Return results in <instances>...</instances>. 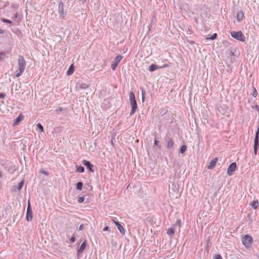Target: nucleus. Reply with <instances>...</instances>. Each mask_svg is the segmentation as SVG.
Masks as SVG:
<instances>
[{
  "label": "nucleus",
  "mask_w": 259,
  "mask_h": 259,
  "mask_svg": "<svg viewBox=\"0 0 259 259\" xmlns=\"http://www.w3.org/2000/svg\"><path fill=\"white\" fill-rule=\"evenodd\" d=\"M26 62L22 56L19 55L18 58V70L16 71L15 76L17 77L20 76L25 70Z\"/></svg>",
  "instance_id": "1"
},
{
  "label": "nucleus",
  "mask_w": 259,
  "mask_h": 259,
  "mask_svg": "<svg viewBox=\"0 0 259 259\" xmlns=\"http://www.w3.org/2000/svg\"><path fill=\"white\" fill-rule=\"evenodd\" d=\"M129 97H130V105L132 107V110L130 112V116H132L135 114L136 112L138 106H137V101L136 99L135 95L133 92H131L129 94Z\"/></svg>",
  "instance_id": "2"
},
{
  "label": "nucleus",
  "mask_w": 259,
  "mask_h": 259,
  "mask_svg": "<svg viewBox=\"0 0 259 259\" xmlns=\"http://www.w3.org/2000/svg\"><path fill=\"white\" fill-rule=\"evenodd\" d=\"M231 35L234 38L238 40L244 42L245 41V37L241 31H232L231 32Z\"/></svg>",
  "instance_id": "3"
},
{
  "label": "nucleus",
  "mask_w": 259,
  "mask_h": 259,
  "mask_svg": "<svg viewBox=\"0 0 259 259\" xmlns=\"http://www.w3.org/2000/svg\"><path fill=\"white\" fill-rule=\"evenodd\" d=\"M252 241V238L249 235H245L242 239V243L246 247H249Z\"/></svg>",
  "instance_id": "4"
},
{
  "label": "nucleus",
  "mask_w": 259,
  "mask_h": 259,
  "mask_svg": "<svg viewBox=\"0 0 259 259\" xmlns=\"http://www.w3.org/2000/svg\"><path fill=\"white\" fill-rule=\"evenodd\" d=\"M122 58L123 57L120 55H117L111 64V68L113 70H115L117 65H118L119 63L120 62Z\"/></svg>",
  "instance_id": "5"
},
{
  "label": "nucleus",
  "mask_w": 259,
  "mask_h": 259,
  "mask_svg": "<svg viewBox=\"0 0 259 259\" xmlns=\"http://www.w3.org/2000/svg\"><path fill=\"white\" fill-rule=\"evenodd\" d=\"M32 218H33L32 211L31 209L30 202H29V201H28V204L27 208L26 219L27 221H30L32 220Z\"/></svg>",
  "instance_id": "6"
},
{
  "label": "nucleus",
  "mask_w": 259,
  "mask_h": 259,
  "mask_svg": "<svg viewBox=\"0 0 259 259\" xmlns=\"http://www.w3.org/2000/svg\"><path fill=\"white\" fill-rule=\"evenodd\" d=\"M237 167V164L236 162L231 163L227 169V174L229 176H232L233 172L235 171Z\"/></svg>",
  "instance_id": "7"
},
{
  "label": "nucleus",
  "mask_w": 259,
  "mask_h": 259,
  "mask_svg": "<svg viewBox=\"0 0 259 259\" xmlns=\"http://www.w3.org/2000/svg\"><path fill=\"white\" fill-rule=\"evenodd\" d=\"M259 147V136H255L254 140L253 152L254 155H256Z\"/></svg>",
  "instance_id": "8"
},
{
  "label": "nucleus",
  "mask_w": 259,
  "mask_h": 259,
  "mask_svg": "<svg viewBox=\"0 0 259 259\" xmlns=\"http://www.w3.org/2000/svg\"><path fill=\"white\" fill-rule=\"evenodd\" d=\"M82 163L90 171L94 172V165L89 161L83 160Z\"/></svg>",
  "instance_id": "9"
},
{
  "label": "nucleus",
  "mask_w": 259,
  "mask_h": 259,
  "mask_svg": "<svg viewBox=\"0 0 259 259\" xmlns=\"http://www.w3.org/2000/svg\"><path fill=\"white\" fill-rule=\"evenodd\" d=\"M112 221L114 223V224L116 226V227H117L118 230H119V231L120 232V233L122 235H124L125 231H124V229L123 227V226L118 221H116L114 219H112Z\"/></svg>",
  "instance_id": "10"
},
{
  "label": "nucleus",
  "mask_w": 259,
  "mask_h": 259,
  "mask_svg": "<svg viewBox=\"0 0 259 259\" xmlns=\"http://www.w3.org/2000/svg\"><path fill=\"white\" fill-rule=\"evenodd\" d=\"M167 65H164L163 66H158L157 65H156L155 64H151L149 67V70L150 71V72H153L155 70H156V69H159V68H165L166 67H167Z\"/></svg>",
  "instance_id": "11"
},
{
  "label": "nucleus",
  "mask_w": 259,
  "mask_h": 259,
  "mask_svg": "<svg viewBox=\"0 0 259 259\" xmlns=\"http://www.w3.org/2000/svg\"><path fill=\"white\" fill-rule=\"evenodd\" d=\"M58 12L60 15V17H62V18L64 17V4L63 2H60L59 4Z\"/></svg>",
  "instance_id": "12"
},
{
  "label": "nucleus",
  "mask_w": 259,
  "mask_h": 259,
  "mask_svg": "<svg viewBox=\"0 0 259 259\" xmlns=\"http://www.w3.org/2000/svg\"><path fill=\"white\" fill-rule=\"evenodd\" d=\"M87 246V241L85 240L81 244V245L79 246V248L77 250V254L78 255H79L81 254L83 250H84L85 248Z\"/></svg>",
  "instance_id": "13"
},
{
  "label": "nucleus",
  "mask_w": 259,
  "mask_h": 259,
  "mask_svg": "<svg viewBox=\"0 0 259 259\" xmlns=\"http://www.w3.org/2000/svg\"><path fill=\"white\" fill-rule=\"evenodd\" d=\"M24 118V116L22 114H20L19 116L15 119L13 123V126L18 124Z\"/></svg>",
  "instance_id": "14"
},
{
  "label": "nucleus",
  "mask_w": 259,
  "mask_h": 259,
  "mask_svg": "<svg viewBox=\"0 0 259 259\" xmlns=\"http://www.w3.org/2000/svg\"><path fill=\"white\" fill-rule=\"evenodd\" d=\"M174 142L171 138H168L167 140V148L171 149L174 148Z\"/></svg>",
  "instance_id": "15"
},
{
  "label": "nucleus",
  "mask_w": 259,
  "mask_h": 259,
  "mask_svg": "<svg viewBox=\"0 0 259 259\" xmlns=\"http://www.w3.org/2000/svg\"><path fill=\"white\" fill-rule=\"evenodd\" d=\"M217 160H218V159L217 158H213V159H212L210 161L209 164L207 167L209 169H213L216 164Z\"/></svg>",
  "instance_id": "16"
},
{
  "label": "nucleus",
  "mask_w": 259,
  "mask_h": 259,
  "mask_svg": "<svg viewBox=\"0 0 259 259\" xmlns=\"http://www.w3.org/2000/svg\"><path fill=\"white\" fill-rule=\"evenodd\" d=\"M244 17V13L242 11L240 10L238 12L237 15V20L238 22H240L242 20Z\"/></svg>",
  "instance_id": "17"
},
{
  "label": "nucleus",
  "mask_w": 259,
  "mask_h": 259,
  "mask_svg": "<svg viewBox=\"0 0 259 259\" xmlns=\"http://www.w3.org/2000/svg\"><path fill=\"white\" fill-rule=\"evenodd\" d=\"M74 71V67L73 64H71L67 71V74L68 75H70L73 73Z\"/></svg>",
  "instance_id": "18"
},
{
  "label": "nucleus",
  "mask_w": 259,
  "mask_h": 259,
  "mask_svg": "<svg viewBox=\"0 0 259 259\" xmlns=\"http://www.w3.org/2000/svg\"><path fill=\"white\" fill-rule=\"evenodd\" d=\"M78 87L81 89H86L89 88V85L85 83H78Z\"/></svg>",
  "instance_id": "19"
},
{
  "label": "nucleus",
  "mask_w": 259,
  "mask_h": 259,
  "mask_svg": "<svg viewBox=\"0 0 259 259\" xmlns=\"http://www.w3.org/2000/svg\"><path fill=\"white\" fill-rule=\"evenodd\" d=\"M250 205L252 207V208L254 209H256L258 205L257 201H253L252 202L250 203Z\"/></svg>",
  "instance_id": "20"
},
{
  "label": "nucleus",
  "mask_w": 259,
  "mask_h": 259,
  "mask_svg": "<svg viewBox=\"0 0 259 259\" xmlns=\"http://www.w3.org/2000/svg\"><path fill=\"white\" fill-rule=\"evenodd\" d=\"M83 183L82 182H78L76 184V188L78 190H81L82 188Z\"/></svg>",
  "instance_id": "21"
},
{
  "label": "nucleus",
  "mask_w": 259,
  "mask_h": 259,
  "mask_svg": "<svg viewBox=\"0 0 259 259\" xmlns=\"http://www.w3.org/2000/svg\"><path fill=\"white\" fill-rule=\"evenodd\" d=\"M187 146L186 145H183L180 149V153L181 154L184 153L187 150Z\"/></svg>",
  "instance_id": "22"
},
{
  "label": "nucleus",
  "mask_w": 259,
  "mask_h": 259,
  "mask_svg": "<svg viewBox=\"0 0 259 259\" xmlns=\"http://www.w3.org/2000/svg\"><path fill=\"white\" fill-rule=\"evenodd\" d=\"M167 234L169 236H172L175 234L174 229L172 228H169L167 230Z\"/></svg>",
  "instance_id": "23"
},
{
  "label": "nucleus",
  "mask_w": 259,
  "mask_h": 259,
  "mask_svg": "<svg viewBox=\"0 0 259 259\" xmlns=\"http://www.w3.org/2000/svg\"><path fill=\"white\" fill-rule=\"evenodd\" d=\"M76 171L77 172H80V173H82V172H83L84 171V168L83 166H82L81 165L80 166H76Z\"/></svg>",
  "instance_id": "24"
},
{
  "label": "nucleus",
  "mask_w": 259,
  "mask_h": 259,
  "mask_svg": "<svg viewBox=\"0 0 259 259\" xmlns=\"http://www.w3.org/2000/svg\"><path fill=\"white\" fill-rule=\"evenodd\" d=\"M218 36L217 33H213L210 37L206 38V39L214 40L217 38Z\"/></svg>",
  "instance_id": "25"
},
{
  "label": "nucleus",
  "mask_w": 259,
  "mask_h": 259,
  "mask_svg": "<svg viewBox=\"0 0 259 259\" xmlns=\"http://www.w3.org/2000/svg\"><path fill=\"white\" fill-rule=\"evenodd\" d=\"M24 180H23L22 181H21V182L18 184V186L17 187V189H18V190H20L22 189V187H23V185H24Z\"/></svg>",
  "instance_id": "26"
},
{
  "label": "nucleus",
  "mask_w": 259,
  "mask_h": 259,
  "mask_svg": "<svg viewBox=\"0 0 259 259\" xmlns=\"http://www.w3.org/2000/svg\"><path fill=\"white\" fill-rule=\"evenodd\" d=\"M141 90H142V102H144L145 101V96L146 92L143 89V88H141Z\"/></svg>",
  "instance_id": "27"
},
{
  "label": "nucleus",
  "mask_w": 259,
  "mask_h": 259,
  "mask_svg": "<svg viewBox=\"0 0 259 259\" xmlns=\"http://www.w3.org/2000/svg\"><path fill=\"white\" fill-rule=\"evenodd\" d=\"M1 21L4 23H8V24H12V21L9 19H5V18H1Z\"/></svg>",
  "instance_id": "28"
},
{
  "label": "nucleus",
  "mask_w": 259,
  "mask_h": 259,
  "mask_svg": "<svg viewBox=\"0 0 259 259\" xmlns=\"http://www.w3.org/2000/svg\"><path fill=\"white\" fill-rule=\"evenodd\" d=\"M36 125L40 132H44L43 126L40 123H37Z\"/></svg>",
  "instance_id": "29"
},
{
  "label": "nucleus",
  "mask_w": 259,
  "mask_h": 259,
  "mask_svg": "<svg viewBox=\"0 0 259 259\" xmlns=\"http://www.w3.org/2000/svg\"><path fill=\"white\" fill-rule=\"evenodd\" d=\"M257 92L256 89L255 88V87H253V92L252 93V96L253 97H256L257 96Z\"/></svg>",
  "instance_id": "30"
},
{
  "label": "nucleus",
  "mask_w": 259,
  "mask_h": 259,
  "mask_svg": "<svg viewBox=\"0 0 259 259\" xmlns=\"http://www.w3.org/2000/svg\"><path fill=\"white\" fill-rule=\"evenodd\" d=\"M84 200V196H81L79 197L78 199V202L79 203H82Z\"/></svg>",
  "instance_id": "31"
},
{
  "label": "nucleus",
  "mask_w": 259,
  "mask_h": 259,
  "mask_svg": "<svg viewBox=\"0 0 259 259\" xmlns=\"http://www.w3.org/2000/svg\"><path fill=\"white\" fill-rule=\"evenodd\" d=\"M5 57V54L4 52L0 53V61L3 60Z\"/></svg>",
  "instance_id": "32"
},
{
  "label": "nucleus",
  "mask_w": 259,
  "mask_h": 259,
  "mask_svg": "<svg viewBox=\"0 0 259 259\" xmlns=\"http://www.w3.org/2000/svg\"><path fill=\"white\" fill-rule=\"evenodd\" d=\"M214 259H222V257L220 254H215L214 255Z\"/></svg>",
  "instance_id": "33"
},
{
  "label": "nucleus",
  "mask_w": 259,
  "mask_h": 259,
  "mask_svg": "<svg viewBox=\"0 0 259 259\" xmlns=\"http://www.w3.org/2000/svg\"><path fill=\"white\" fill-rule=\"evenodd\" d=\"M181 221L180 220H178L177 221V222H176L175 224V226H180L181 225Z\"/></svg>",
  "instance_id": "34"
},
{
  "label": "nucleus",
  "mask_w": 259,
  "mask_h": 259,
  "mask_svg": "<svg viewBox=\"0 0 259 259\" xmlns=\"http://www.w3.org/2000/svg\"><path fill=\"white\" fill-rule=\"evenodd\" d=\"M70 241L71 243H73L75 241V237L73 235L70 239Z\"/></svg>",
  "instance_id": "35"
},
{
  "label": "nucleus",
  "mask_w": 259,
  "mask_h": 259,
  "mask_svg": "<svg viewBox=\"0 0 259 259\" xmlns=\"http://www.w3.org/2000/svg\"><path fill=\"white\" fill-rule=\"evenodd\" d=\"M158 143H159L158 141L156 139H155L154 142V147L158 146Z\"/></svg>",
  "instance_id": "36"
},
{
  "label": "nucleus",
  "mask_w": 259,
  "mask_h": 259,
  "mask_svg": "<svg viewBox=\"0 0 259 259\" xmlns=\"http://www.w3.org/2000/svg\"><path fill=\"white\" fill-rule=\"evenodd\" d=\"M41 172L43 174H44L46 176H48L49 175V173L48 171H46V170H42L41 171Z\"/></svg>",
  "instance_id": "37"
},
{
  "label": "nucleus",
  "mask_w": 259,
  "mask_h": 259,
  "mask_svg": "<svg viewBox=\"0 0 259 259\" xmlns=\"http://www.w3.org/2000/svg\"><path fill=\"white\" fill-rule=\"evenodd\" d=\"M255 136H259V125L257 131L255 132Z\"/></svg>",
  "instance_id": "38"
},
{
  "label": "nucleus",
  "mask_w": 259,
  "mask_h": 259,
  "mask_svg": "<svg viewBox=\"0 0 259 259\" xmlns=\"http://www.w3.org/2000/svg\"><path fill=\"white\" fill-rule=\"evenodd\" d=\"M6 96V95L4 93H0V98H4Z\"/></svg>",
  "instance_id": "39"
},
{
  "label": "nucleus",
  "mask_w": 259,
  "mask_h": 259,
  "mask_svg": "<svg viewBox=\"0 0 259 259\" xmlns=\"http://www.w3.org/2000/svg\"><path fill=\"white\" fill-rule=\"evenodd\" d=\"M109 229V227L108 226H106L103 229V231H108Z\"/></svg>",
  "instance_id": "40"
},
{
  "label": "nucleus",
  "mask_w": 259,
  "mask_h": 259,
  "mask_svg": "<svg viewBox=\"0 0 259 259\" xmlns=\"http://www.w3.org/2000/svg\"><path fill=\"white\" fill-rule=\"evenodd\" d=\"M18 13H16L13 16V19H16L18 17Z\"/></svg>",
  "instance_id": "41"
},
{
  "label": "nucleus",
  "mask_w": 259,
  "mask_h": 259,
  "mask_svg": "<svg viewBox=\"0 0 259 259\" xmlns=\"http://www.w3.org/2000/svg\"><path fill=\"white\" fill-rule=\"evenodd\" d=\"M83 229V224H81L79 226V228H78V230L79 231L80 230H82Z\"/></svg>",
  "instance_id": "42"
},
{
  "label": "nucleus",
  "mask_w": 259,
  "mask_h": 259,
  "mask_svg": "<svg viewBox=\"0 0 259 259\" xmlns=\"http://www.w3.org/2000/svg\"><path fill=\"white\" fill-rule=\"evenodd\" d=\"M5 32V30L2 29H0V34H3Z\"/></svg>",
  "instance_id": "43"
},
{
  "label": "nucleus",
  "mask_w": 259,
  "mask_h": 259,
  "mask_svg": "<svg viewBox=\"0 0 259 259\" xmlns=\"http://www.w3.org/2000/svg\"><path fill=\"white\" fill-rule=\"evenodd\" d=\"M63 110L62 108V107H59V108L57 109V111H61Z\"/></svg>",
  "instance_id": "44"
},
{
  "label": "nucleus",
  "mask_w": 259,
  "mask_h": 259,
  "mask_svg": "<svg viewBox=\"0 0 259 259\" xmlns=\"http://www.w3.org/2000/svg\"><path fill=\"white\" fill-rule=\"evenodd\" d=\"M189 43H190V44H192H192H194V41H189Z\"/></svg>",
  "instance_id": "45"
},
{
  "label": "nucleus",
  "mask_w": 259,
  "mask_h": 259,
  "mask_svg": "<svg viewBox=\"0 0 259 259\" xmlns=\"http://www.w3.org/2000/svg\"><path fill=\"white\" fill-rule=\"evenodd\" d=\"M3 176L2 172L0 171V178H2Z\"/></svg>",
  "instance_id": "46"
},
{
  "label": "nucleus",
  "mask_w": 259,
  "mask_h": 259,
  "mask_svg": "<svg viewBox=\"0 0 259 259\" xmlns=\"http://www.w3.org/2000/svg\"><path fill=\"white\" fill-rule=\"evenodd\" d=\"M256 256L259 258V253L255 255Z\"/></svg>",
  "instance_id": "47"
},
{
  "label": "nucleus",
  "mask_w": 259,
  "mask_h": 259,
  "mask_svg": "<svg viewBox=\"0 0 259 259\" xmlns=\"http://www.w3.org/2000/svg\"><path fill=\"white\" fill-rule=\"evenodd\" d=\"M81 1L82 2V3H84V2L86 1V0H81Z\"/></svg>",
  "instance_id": "48"
}]
</instances>
